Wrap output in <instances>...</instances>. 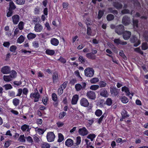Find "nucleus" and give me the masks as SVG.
I'll list each match as a JSON object with an SVG mask.
<instances>
[{
    "instance_id": "obj_18",
    "label": "nucleus",
    "mask_w": 148,
    "mask_h": 148,
    "mask_svg": "<svg viewBox=\"0 0 148 148\" xmlns=\"http://www.w3.org/2000/svg\"><path fill=\"white\" fill-rule=\"evenodd\" d=\"M110 91L111 95L114 96L117 95L119 93L117 89L114 87H110Z\"/></svg>"
},
{
    "instance_id": "obj_57",
    "label": "nucleus",
    "mask_w": 148,
    "mask_h": 148,
    "mask_svg": "<svg viewBox=\"0 0 148 148\" xmlns=\"http://www.w3.org/2000/svg\"><path fill=\"white\" fill-rule=\"evenodd\" d=\"M52 99L53 101H56L57 100V97L56 95L54 93L52 94Z\"/></svg>"
},
{
    "instance_id": "obj_52",
    "label": "nucleus",
    "mask_w": 148,
    "mask_h": 148,
    "mask_svg": "<svg viewBox=\"0 0 148 148\" xmlns=\"http://www.w3.org/2000/svg\"><path fill=\"white\" fill-rule=\"evenodd\" d=\"M13 11L12 10L9 9V11L8 12L7 14V16L8 17H10L13 14Z\"/></svg>"
},
{
    "instance_id": "obj_62",
    "label": "nucleus",
    "mask_w": 148,
    "mask_h": 148,
    "mask_svg": "<svg viewBox=\"0 0 148 148\" xmlns=\"http://www.w3.org/2000/svg\"><path fill=\"white\" fill-rule=\"evenodd\" d=\"M47 97L46 96H45L43 97L42 99V101L45 105H46L47 103Z\"/></svg>"
},
{
    "instance_id": "obj_56",
    "label": "nucleus",
    "mask_w": 148,
    "mask_h": 148,
    "mask_svg": "<svg viewBox=\"0 0 148 148\" xmlns=\"http://www.w3.org/2000/svg\"><path fill=\"white\" fill-rule=\"evenodd\" d=\"M32 44L33 47L35 48H37L39 47L38 42L37 41L33 42Z\"/></svg>"
},
{
    "instance_id": "obj_8",
    "label": "nucleus",
    "mask_w": 148,
    "mask_h": 148,
    "mask_svg": "<svg viewBox=\"0 0 148 148\" xmlns=\"http://www.w3.org/2000/svg\"><path fill=\"white\" fill-rule=\"evenodd\" d=\"M130 17L126 15L123 17L122 19V23L125 25L127 26L130 23Z\"/></svg>"
},
{
    "instance_id": "obj_24",
    "label": "nucleus",
    "mask_w": 148,
    "mask_h": 148,
    "mask_svg": "<svg viewBox=\"0 0 148 148\" xmlns=\"http://www.w3.org/2000/svg\"><path fill=\"white\" fill-rule=\"evenodd\" d=\"M17 49V47L16 46L12 45L10 47V50L13 52V55H16L17 53V52H16V50Z\"/></svg>"
},
{
    "instance_id": "obj_22",
    "label": "nucleus",
    "mask_w": 148,
    "mask_h": 148,
    "mask_svg": "<svg viewBox=\"0 0 148 148\" xmlns=\"http://www.w3.org/2000/svg\"><path fill=\"white\" fill-rule=\"evenodd\" d=\"M53 83H55L57 82L58 78V74L57 73H54L52 76Z\"/></svg>"
},
{
    "instance_id": "obj_43",
    "label": "nucleus",
    "mask_w": 148,
    "mask_h": 148,
    "mask_svg": "<svg viewBox=\"0 0 148 148\" xmlns=\"http://www.w3.org/2000/svg\"><path fill=\"white\" fill-rule=\"evenodd\" d=\"M121 115L123 119H125L129 116V115L127 114V112L125 110L122 112Z\"/></svg>"
},
{
    "instance_id": "obj_54",
    "label": "nucleus",
    "mask_w": 148,
    "mask_h": 148,
    "mask_svg": "<svg viewBox=\"0 0 148 148\" xmlns=\"http://www.w3.org/2000/svg\"><path fill=\"white\" fill-rule=\"evenodd\" d=\"M67 83L68 82L67 81L65 82L62 85L60 86V87L64 90L66 87Z\"/></svg>"
},
{
    "instance_id": "obj_1",
    "label": "nucleus",
    "mask_w": 148,
    "mask_h": 148,
    "mask_svg": "<svg viewBox=\"0 0 148 148\" xmlns=\"http://www.w3.org/2000/svg\"><path fill=\"white\" fill-rule=\"evenodd\" d=\"M16 72L14 70H12L10 74L9 75H4L3 79L4 80L7 82H9L12 81L13 79L16 77Z\"/></svg>"
},
{
    "instance_id": "obj_44",
    "label": "nucleus",
    "mask_w": 148,
    "mask_h": 148,
    "mask_svg": "<svg viewBox=\"0 0 148 148\" xmlns=\"http://www.w3.org/2000/svg\"><path fill=\"white\" fill-rule=\"evenodd\" d=\"M103 14L104 12L101 10H99V11L97 16L98 19H100L102 17Z\"/></svg>"
},
{
    "instance_id": "obj_53",
    "label": "nucleus",
    "mask_w": 148,
    "mask_h": 148,
    "mask_svg": "<svg viewBox=\"0 0 148 148\" xmlns=\"http://www.w3.org/2000/svg\"><path fill=\"white\" fill-rule=\"evenodd\" d=\"M4 87L6 90L10 89L12 88L11 85L10 84H5L4 86Z\"/></svg>"
},
{
    "instance_id": "obj_30",
    "label": "nucleus",
    "mask_w": 148,
    "mask_h": 148,
    "mask_svg": "<svg viewBox=\"0 0 148 148\" xmlns=\"http://www.w3.org/2000/svg\"><path fill=\"white\" fill-rule=\"evenodd\" d=\"M114 16L111 14H108L106 18L108 21H111L113 20L114 18Z\"/></svg>"
},
{
    "instance_id": "obj_36",
    "label": "nucleus",
    "mask_w": 148,
    "mask_h": 148,
    "mask_svg": "<svg viewBox=\"0 0 148 148\" xmlns=\"http://www.w3.org/2000/svg\"><path fill=\"white\" fill-rule=\"evenodd\" d=\"M25 0H15V2L17 4L23 5L25 3Z\"/></svg>"
},
{
    "instance_id": "obj_9",
    "label": "nucleus",
    "mask_w": 148,
    "mask_h": 148,
    "mask_svg": "<svg viewBox=\"0 0 148 148\" xmlns=\"http://www.w3.org/2000/svg\"><path fill=\"white\" fill-rule=\"evenodd\" d=\"M1 72L3 74H8L10 73V67L7 66H3L1 69Z\"/></svg>"
},
{
    "instance_id": "obj_20",
    "label": "nucleus",
    "mask_w": 148,
    "mask_h": 148,
    "mask_svg": "<svg viewBox=\"0 0 148 148\" xmlns=\"http://www.w3.org/2000/svg\"><path fill=\"white\" fill-rule=\"evenodd\" d=\"M79 99V96L78 95H74L72 99L71 103L72 104H76Z\"/></svg>"
},
{
    "instance_id": "obj_49",
    "label": "nucleus",
    "mask_w": 148,
    "mask_h": 148,
    "mask_svg": "<svg viewBox=\"0 0 148 148\" xmlns=\"http://www.w3.org/2000/svg\"><path fill=\"white\" fill-rule=\"evenodd\" d=\"M102 114V111L99 109L96 110L95 112V115L97 116H100Z\"/></svg>"
},
{
    "instance_id": "obj_35",
    "label": "nucleus",
    "mask_w": 148,
    "mask_h": 148,
    "mask_svg": "<svg viewBox=\"0 0 148 148\" xmlns=\"http://www.w3.org/2000/svg\"><path fill=\"white\" fill-rule=\"evenodd\" d=\"M55 51L54 50L47 49L46 51L47 54L50 55H53L55 53Z\"/></svg>"
},
{
    "instance_id": "obj_26",
    "label": "nucleus",
    "mask_w": 148,
    "mask_h": 148,
    "mask_svg": "<svg viewBox=\"0 0 148 148\" xmlns=\"http://www.w3.org/2000/svg\"><path fill=\"white\" fill-rule=\"evenodd\" d=\"M86 56L88 58L94 60L96 58V56L94 55L91 53H89L86 54Z\"/></svg>"
},
{
    "instance_id": "obj_39",
    "label": "nucleus",
    "mask_w": 148,
    "mask_h": 148,
    "mask_svg": "<svg viewBox=\"0 0 148 148\" xmlns=\"http://www.w3.org/2000/svg\"><path fill=\"white\" fill-rule=\"evenodd\" d=\"M99 81V79L97 77H95L91 79L90 82L92 84H95Z\"/></svg>"
},
{
    "instance_id": "obj_42",
    "label": "nucleus",
    "mask_w": 148,
    "mask_h": 148,
    "mask_svg": "<svg viewBox=\"0 0 148 148\" xmlns=\"http://www.w3.org/2000/svg\"><path fill=\"white\" fill-rule=\"evenodd\" d=\"M66 112H60L59 115V119H63L64 117L66 115Z\"/></svg>"
},
{
    "instance_id": "obj_5",
    "label": "nucleus",
    "mask_w": 148,
    "mask_h": 148,
    "mask_svg": "<svg viewBox=\"0 0 148 148\" xmlns=\"http://www.w3.org/2000/svg\"><path fill=\"white\" fill-rule=\"evenodd\" d=\"M47 138L49 142H52L54 141L55 136L53 132H49L47 134Z\"/></svg>"
},
{
    "instance_id": "obj_38",
    "label": "nucleus",
    "mask_w": 148,
    "mask_h": 148,
    "mask_svg": "<svg viewBox=\"0 0 148 148\" xmlns=\"http://www.w3.org/2000/svg\"><path fill=\"white\" fill-rule=\"evenodd\" d=\"M75 88L77 91H79L82 89L81 85L79 84H75Z\"/></svg>"
},
{
    "instance_id": "obj_27",
    "label": "nucleus",
    "mask_w": 148,
    "mask_h": 148,
    "mask_svg": "<svg viewBox=\"0 0 148 148\" xmlns=\"http://www.w3.org/2000/svg\"><path fill=\"white\" fill-rule=\"evenodd\" d=\"M36 34L33 33H30L28 34L27 37L28 39L30 40L35 38L36 37Z\"/></svg>"
},
{
    "instance_id": "obj_40",
    "label": "nucleus",
    "mask_w": 148,
    "mask_h": 148,
    "mask_svg": "<svg viewBox=\"0 0 148 148\" xmlns=\"http://www.w3.org/2000/svg\"><path fill=\"white\" fill-rule=\"evenodd\" d=\"M119 55L125 60L127 59V57L124 54L123 51V50H121L119 52Z\"/></svg>"
},
{
    "instance_id": "obj_19",
    "label": "nucleus",
    "mask_w": 148,
    "mask_h": 148,
    "mask_svg": "<svg viewBox=\"0 0 148 148\" xmlns=\"http://www.w3.org/2000/svg\"><path fill=\"white\" fill-rule=\"evenodd\" d=\"M100 95L102 96L107 97L108 94L107 91L105 89H101L100 92Z\"/></svg>"
},
{
    "instance_id": "obj_51",
    "label": "nucleus",
    "mask_w": 148,
    "mask_h": 148,
    "mask_svg": "<svg viewBox=\"0 0 148 148\" xmlns=\"http://www.w3.org/2000/svg\"><path fill=\"white\" fill-rule=\"evenodd\" d=\"M143 36L146 41L148 42V32L145 31L144 33Z\"/></svg>"
},
{
    "instance_id": "obj_47",
    "label": "nucleus",
    "mask_w": 148,
    "mask_h": 148,
    "mask_svg": "<svg viewBox=\"0 0 148 148\" xmlns=\"http://www.w3.org/2000/svg\"><path fill=\"white\" fill-rule=\"evenodd\" d=\"M50 147L49 144L46 143H44L42 145V148H49Z\"/></svg>"
},
{
    "instance_id": "obj_23",
    "label": "nucleus",
    "mask_w": 148,
    "mask_h": 148,
    "mask_svg": "<svg viewBox=\"0 0 148 148\" xmlns=\"http://www.w3.org/2000/svg\"><path fill=\"white\" fill-rule=\"evenodd\" d=\"M29 125L24 124L21 127V128L23 132L25 131L26 130H27V131L28 132L30 131L31 129V128H29Z\"/></svg>"
},
{
    "instance_id": "obj_60",
    "label": "nucleus",
    "mask_w": 148,
    "mask_h": 148,
    "mask_svg": "<svg viewBox=\"0 0 148 148\" xmlns=\"http://www.w3.org/2000/svg\"><path fill=\"white\" fill-rule=\"evenodd\" d=\"M8 93L10 97H15V93L13 91H9Z\"/></svg>"
},
{
    "instance_id": "obj_55",
    "label": "nucleus",
    "mask_w": 148,
    "mask_h": 148,
    "mask_svg": "<svg viewBox=\"0 0 148 148\" xmlns=\"http://www.w3.org/2000/svg\"><path fill=\"white\" fill-rule=\"evenodd\" d=\"M19 140L21 142H25V139L24 138V135H21L19 138Z\"/></svg>"
},
{
    "instance_id": "obj_64",
    "label": "nucleus",
    "mask_w": 148,
    "mask_h": 148,
    "mask_svg": "<svg viewBox=\"0 0 148 148\" xmlns=\"http://www.w3.org/2000/svg\"><path fill=\"white\" fill-rule=\"evenodd\" d=\"M36 130L40 135L42 134L44 132L43 129L40 128H38Z\"/></svg>"
},
{
    "instance_id": "obj_6",
    "label": "nucleus",
    "mask_w": 148,
    "mask_h": 148,
    "mask_svg": "<svg viewBox=\"0 0 148 148\" xmlns=\"http://www.w3.org/2000/svg\"><path fill=\"white\" fill-rule=\"evenodd\" d=\"M78 133L79 134L82 136H84L87 135L89 132L85 127H83L79 128L78 130Z\"/></svg>"
},
{
    "instance_id": "obj_34",
    "label": "nucleus",
    "mask_w": 148,
    "mask_h": 148,
    "mask_svg": "<svg viewBox=\"0 0 148 148\" xmlns=\"http://www.w3.org/2000/svg\"><path fill=\"white\" fill-rule=\"evenodd\" d=\"M142 49L145 50L148 49V44L146 42H144L142 44L141 46Z\"/></svg>"
},
{
    "instance_id": "obj_17",
    "label": "nucleus",
    "mask_w": 148,
    "mask_h": 148,
    "mask_svg": "<svg viewBox=\"0 0 148 148\" xmlns=\"http://www.w3.org/2000/svg\"><path fill=\"white\" fill-rule=\"evenodd\" d=\"M74 143L73 141L71 138L67 139L65 142V145L68 147H71Z\"/></svg>"
},
{
    "instance_id": "obj_61",
    "label": "nucleus",
    "mask_w": 148,
    "mask_h": 148,
    "mask_svg": "<svg viewBox=\"0 0 148 148\" xmlns=\"http://www.w3.org/2000/svg\"><path fill=\"white\" fill-rule=\"evenodd\" d=\"M25 138L26 139L27 141L29 142V143H32L33 142V139L30 136H29L28 137H26Z\"/></svg>"
},
{
    "instance_id": "obj_50",
    "label": "nucleus",
    "mask_w": 148,
    "mask_h": 148,
    "mask_svg": "<svg viewBox=\"0 0 148 148\" xmlns=\"http://www.w3.org/2000/svg\"><path fill=\"white\" fill-rule=\"evenodd\" d=\"M81 141V138L80 136H77L76 139V143H75L77 145H79Z\"/></svg>"
},
{
    "instance_id": "obj_48",
    "label": "nucleus",
    "mask_w": 148,
    "mask_h": 148,
    "mask_svg": "<svg viewBox=\"0 0 148 148\" xmlns=\"http://www.w3.org/2000/svg\"><path fill=\"white\" fill-rule=\"evenodd\" d=\"M112 100L110 98H108L106 101V103L108 106H110L112 104Z\"/></svg>"
},
{
    "instance_id": "obj_13",
    "label": "nucleus",
    "mask_w": 148,
    "mask_h": 148,
    "mask_svg": "<svg viewBox=\"0 0 148 148\" xmlns=\"http://www.w3.org/2000/svg\"><path fill=\"white\" fill-rule=\"evenodd\" d=\"M80 103L82 106L84 107H87L89 104L88 100L85 98L81 99L80 101Z\"/></svg>"
},
{
    "instance_id": "obj_28",
    "label": "nucleus",
    "mask_w": 148,
    "mask_h": 148,
    "mask_svg": "<svg viewBox=\"0 0 148 148\" xmlns=\"http://www.w3.org/2000/svg\"><path fill=\"white\" fill-rule=\"evenodd\" d=\"M19 101H20L19 99L15 98L13 100L12 103L15 106H17L19 105Z\"/></svg>"
},
{
    "instance_id": "obj_11",
    "label": "nucleus",
    "mask_w": 148,
    "mask_h": 148,
    "mask_svg": "<svg viewBox=\"0 0 148 148\" xmlns=\"http://www.w3.org/2000/svg\"><path fill=\"white\" fill-rule=\"evenodd\" d=\"M131 35L130 32L125 31L123 34V37L125 40H128L130 37Z\"/></svg>"
},
{
    "instance_id": "obj_59",
    "label": "nucleus",
    "mask_w": 148,
    "mask_h": 148,
    "mask_svg": "<svg viewBox=\"0 0 148 148\" xmlns=\"http://www.w3.org/2000/svg\"><path fill=\"white\" fill-rule=\"evenodd\" d=\"M58 60H59L60 62L63 64L66 62V59L62 57H60V58Z\"/></svg>"
},
{
    "instance_id": "obj_31",
    "label": "nucleus",
    "mask_w": 148,
    "mask_h": 148,
    "mask_svg": "<svg viewBox=\"0 0 148 148\" xmlns=\"http://www.w3.org/2000/svg\"><path fill=\"white\" fill-rule=\"evenodd\" d=\"M58 135V142L60 143L62 142L64 139V137L63 135L61 133H59Z\"/></svg>"
},
{
    "instance_id": "obj_63",
    "label": "nucleus",
    "mask_w": 148,
    "mask_h": 148,
    "mask_svg": "<svg viewBox=\"0 0 148 148\" xmlns=\"http://www.w3.org/2000/svg\"><path fill=\"white\" fill-rule=\"evenodd\" d=\"M34 13L35 14H39L40 12V8L38 7H36L34 9Z\"/></svg>"
},
{
    "instance_id": "obj_14",
    "label": "nucleus",
    "mask_w": 148,
    "mask_h": 148,
    "mask_svg": "<svg viewBox=\"0 0 148 148\" xmlns=\"http://www.w3.org/2000/svg\"><path fill=\"white\" fill-rule=\"evenodd\" d=\"M113 5L118 10L121 9L123 7V5L118 1L114 2L113 3Z\"/></svg>"
},
{
    "instance_id": "obj_7",
    "label": "nucleus",
    "mask_w": 148,
    "mask_h": 148,
    "mask_svg": "<svg viewBox=\"0 0 148 148\" xmlns=\"http://www.w3.org/2000/svg\"><path fill=\"white\" fill-rule=\"evenodd\" d=\"M86 96L88 98L92 100H95L96 97L95 93L92 91L87 92Z\"/></svg>"
},
{
    "instance_id": "obj_41",
    "label": "nucleus",
    "mask_w": 148,
    "mask_h": 148,
    "mask_svg": "<svg viewBox=\"0 0 148 148\" xmlns=\"http://www.w3.org/2000/svg\"><path fill=\"white\" fill-rule=\"evenodd\" d=\"M106 83L103 81H100L99 83V86L100 88L105 87L106 86Z\"/></svg>"
},
{
    "instance_id": "obj_16",
    "label": "nucleus",
    "mask_w": 148,
    "mask_h": 148,
    "mask_svg": "<svg viewBox=\"0 0 148 148\" xmlns=\"http://www.w3.org/2000/svg\"><path fill=\"white\" fill-rule=\"evenodd\" d=\"M114 43L116 45H119V44L121 45H126L127 44L126 42H124L121 40L119 38L115 39L114 40Z\"/></svg>"
},
{
    "instance_id": "obj_33",
    "label": "nucleus",
    "mask_w": 148,
    "mask_h": 148,
    "mask_svg": "<svg viewBox=\"0 0 148 148\" xmlns=\"http://www.w3.org/2000/svg\"><path fill=\"white\" fill-rule=\"evenodd\" d=\"M96 135L94 134H89L87 136V138L90 139L91 141H92L94 139Z\"/></svg>"
},
{
    "instance_id": "obj_32",
    "label": "nucleus",
    "mask_w": 148,
    "mask_h": 148,
    "mask_svg": "<svg viewBox=\"0 0 148 148\" xmlns=\"http://www.w3.org/2000/svg\"><path fill=\"white\" fill-rule=\"evenodd\" d=\"M25 38L22 36L21 35L17 39V42L20 43H22L24 40Z\"/></svg>"
},
{
    "instance_id": "obj_21",
    "label": "nucleus",
    "mask_w": 148,
    "mask_h": 148,
    "mask_svg": "<svg viewBox=\"0 0 148 148\" xmlns=\"http://www.w3.org/2000/svg\"><path fill=\"white\" fill-rule=\"evenodd\" d=\"M51 42L53 45L57 46L58 45L59 42L57 39L56 38H53L51 40Z\"/></svg>"
},
{
    "instance_id": "obj_46",
    "label": "nucleus",
    "mask_w": 148,
    "mask_h": 148,
    "mask_svg": "<svg viewBox=\"0 0 148 148\" xmlns=\"http://www.w3.org/2000/svg\"><path fill=\"white\" fill-rule=\"evenodd\" d=\"M18 29H19L20 30H22L24 27V23L22 21H21L20 22L18 25Z\"/></svg>"
},
{
    "instance_id": "obj_29",
    "label": "nucleus",
    "mask_w": 148,
    "mask_h": 148,
    "mask_svg": "<svg viewBox=\"0 0 148 148\" xmlns=\"http://www.w3.org/2000/svg\"><path fill=\"white\" fill-rule=\"evenodd\" d=\"M10 7L9 9L12 10H14L16 8V6L14 3L12 1H10L9 3Z\"/></svg>"
},
{
    "instance_id": "obj_2",
    "label": "nucleus",
    "mask_w": 148,
    "mask_h": 148,
    "mask_svg": "<svg viewBox=\"0 0 148 148\" xmlns=\"http://www.w3.org/2000/svg\"><path fill=\"white\" fill-rule=\"evenodd\" d=\"M130 41L134 43V46L137 47L140 44V41L135 35H132L130 39Z\"/></svg>"
},
{
    "instance_id": "obj_25",
    "label": "nucleus",
    "mask_w": 148,
    "mask_h": 148,
    "mask_svg": "<svg viewBox=\"0 0 148 148\" xmlns=\"http://www.w3.org/2000/svg\"><path fill=\"white\" fill-rule=\"evenodd\" d=\"M121 90L122 91H124L127 95L129 96L131 94L129 88L125 86L122 87Z\"/></svg>"
},
{
    "instance_id": "obj_58",
    "label": "nucleus",
    "mask_w": 148,
    "mask_h": 148,
    "mask_svg": "<svg viewBox=\"0 0 148 148\" xmlns=\"http://www.w3.org/2000/svg\"><path fill=\"white\" fill-rule=\"evenodd\" d=\"M121 13L123 14H129L130 11L128 9H124L121 11Z\"/></svg>"
},
{
    "instance_id": "obj_12",
    "label": "nucleus",
    "mask_w": 148,
    "mask_h": 148,
    "mask_svg": "<svg viewBox=\"0 0 148 148\" xmlns=\"http://www.w3.org/2000/svg\"><path fill=\"white\" fill-rule=\"evenodd\" d=\"M30 97L32 98H35L34 101L36 102L39 101V99L40 97V95L39 94H37V93H32L30 95Z\"/></svg>"
},
{
    "instance_id": "obj_37",
    "label": "nucleus",
    "mask_w": 148,
    "mask_h": 148,
    "mask_svg": "<svg viewBox=\"0 0 148 148\" xmlns=\"http://www.w3.org/2000/svg\"><path fill=\"white\" fill-rule=\"evenodd\" d=\"M121 100L122 103H126L128 102V99L125 96H123L121 97Z\"/></svg>"
},
{
    "instance_id": "obj_10",
    "label": "nucleus",
    "mask_w": 148,
    "mask_h": 148,
    "mask_svg": "<svg viewBox=\"0 0 148 148\" xmlns=\"http://www.w3.org/2000/svg\"><path fill=\"white\" fill-rule=\"evenodd\" d=\"M20 16L17 14H14L12 17L13 23L14 24H17L20 21Z\"/></svg>"
},
{
    "instance_id": "obj_4",
    "label": "nucleus",
    "mask_w": 148,
    "mask_h": 148,
    "mask_svg": "<svg viewBox=\"0 0 148 148\" xmlns=\"http://www.w3.org/2000/svg\"><path fill=\"white\" fill-rule=\"evenodd\" d=\"M124 27L122 24L119 25L115 27V32L119 35H121L124 32Z\"/></svg>"
},
{
    "instance_id": "obj_45",
    "label": "nucleus",
    "mask_w": 148,
    "mask_h": 148,
    "mask_svg": "<svg viewBox=\"0 0 148 148\" xmlns=\"http://www.w3.org/2000/svg\"><path fill=\"white\" fill-rule=\"evenodd\" d=\"M99 86L98 85H93L91 86L90 88L91 90H96L99 88Z\"/></svg>"
},
{
    "instance_id": "obj_15",
    "label": "nucleus",
    "mask_w": 148,
    "mask_h": 148,
    "mask_svg": "<svg viewBox=\"0 0 148 148\" xmlns=\"http://www.w3.org/2000/svg\"><path fill=\"white\" fill-rule=\"evenodd\" d=\"M34 30L36 32H40L43 29L42 26L39 24H35Z\"/></svg>"
},
{
    "instance_id": "obj_3",
    "label": "nucleus",
    "mask_w": 148,
    "mask_h": 148,
    "mask_svg": "<svg viewBox=\"0 0 148 148\" xmlns=\"http://www.w3.org/2000/svg\"><path fill=\"white\" fill-rule=\"evenodd\" d=\"M84 73L86 76L88 77H91L94 75V71L92 68H88L85 70Z\"/></svg>"
}]
</instances>
